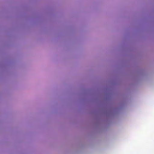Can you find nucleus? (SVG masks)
I'll list each match as a JSON object with an SVG mask.
<instances>
[{
  "label": "nucleus",
  "mask_w": 154,
  "mask_h": 154,
  "mask_svg": "<svg viewBox=\"0 0 154 154\" xmlns=\"http://www.w3.org/2000/svg\"><path fill=\"white\" fill-rule=\"evenodd\" d=\"M107 93H106V101H107ZM107 108H106V119H107Z\"/></svg>",
  "instance_id": "f257e3e1"
}]
</instances>
